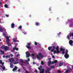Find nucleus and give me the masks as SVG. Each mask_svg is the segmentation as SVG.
I'll return each instance as SVG.
<instances>
[{"label": "nucleus", "mask_w": 73, "mask_h": 73, "mask_svg": "<svg viewBox=\"0 0 73 73\" xmlns=\"http://www.w3.org/2000/svg\"><path fill=\"white\" fill-rule=\"evenodd\" d=\"M44 69H43L42 70L40 71V73H44Z\"/></svg>", "instance_id": "15"}, {"label": "nucleus", "mask_w": 73, "mask_h": 73, "mask_svg": "<svg viewBox=\"0 0 73 73\" xmlns=\"http://www.w3.org/2000/svg\"><path fill=\"white\" fill-rule=\"evenodd\" d=\"M52 49V46H49L48 48V49L50 51V49Z\"/></svg>", "instance_id": "19"}, {"label": "nucleus", "mask_w": 73, "mask_h": 73, "mask_svg": "<svg viewBox=\"0 0 73 73\" xmlns=\"http://www.w3.org/2000/svg\"><path fill=\"white\" fill-rule=\"evenodd\" d=\"M10 56V55H9L8 56V57H9V58L10 57H11V56Z\"/></svg>", "instance_id": "63"}, {"label": "nucleus", "mask_w": 73, "mask_h": 73, "mask_svg": "<svg viewBox=\"0 0 73 73\" xmlns=\"http://www.w3.org/2000/svg\"><path fill=\"white\" fill-rule=\"evenodd\" d=\"M52 58H55V56H54L53 55L52 56Z\"/></svg>", "instance_id": "52"}, {"label": "nucleus", "mask_w": 73, "mask_h": 73, "mask_svg": "<svg viewBox=\"0 0 73 73\" xmlns=\"http://www.w3.org/2000/svg\"><path fill=\"white\" fill-rule=\"evenodd\" d=\"M64 57L66 58H69V54H65L64 55Z\"/></svg>", "instance_id": "8"}, {"label": "nucleus", "mask_w": 73, "mask_h": 73, "mask_svg": "<svg viewBox=\"0 0 73 73\" xmlns=\"http://www.w3.org/2000/svg\"><path fill=\"white\" fill-rule=\"evenodd\" d=\"M3 29L1 27H0V31L1 32H3Z\"/></svg>", "instance_id": "24"}, {"label": "nucleus", "mask_w": 73, "mask_h": 73, "mask_svg": "<svg viewBox=\"0 0 73 73\" xmlns=\"http://www.w3.org/2000/svg\"><path fill=\"white\" fill-rule=\"evenodd\" d=\"M64 51H62V54H65V52Z\"/></svg>", "instance_id": "40"}, {"label": "nucleus", "mask_w": 73, "mask_h": 73, "mask_svg": "<svg viewBox=\"0 0 73 73\" xmlns=\"http://www.w3.org/2000/svg\"><path fill=\"white\" fill-rule=\"evenodd\" d=\"M20 65L22 67L24 65V64L23 63H22L20 64Z\"/></svg>", "instance_id": "32"}, {"label": "nucleus", "mask_w": 73, "mask_h": 73, "mask_svg": "<svg viewBox=\"0 0 73 73\" xmlns=\"http://www.w3.org/2000/svg\"><path fill=\"white\" fill-rule=\"evenodd\" d=\"M27 45L26 46V47L27 48H28V49H31V47H30V46H31V44L29 43H27Z\"/></svg>", "instance_id": "6"}, {"label": "nucleus", "mask_w": 73, "mask_h": 73, "mask_svg": "<svg viewBox=\"0 0 73 73\" xmlns=\"http://www.w3.org/2000/svg\"><path fill=\"white\" fill-rule=\"evenodd\" d=\"M56 50H59V47L58 46H57L56 48Z\"/></svg>", "instance_id": "29"}, {"label": "nucleus", "mask_w": 73, "mask_h": 73, "mask_svg": "<svg viewBox=\"0 0 73 73\" xmlns=\"http://www.w3.org/2000/svg\"><path fill=\"white\" fill-rule=\"evenodd\" d=\"M3 62V61L1 60H0V64H1Z\"/></svg>", "instance_id": "43"}, {"label": "nucleus", "mask_w": 73, "mask_h": 73, "mask_svg": "<svg viewBox=\"0 0 73 73\" xmlns=\"http://www.w3.org/2000/svg\"><path fill=\"white\" fill-rule=\"evenodd\" d=\"M25 61L26 62H27V64H29V62H28V60H25Z\"/></svg>", "instance_id": "34"}, {"label": "nucleus", "mask_w": 73, "mask_h": 73, "mask_svg": "<svg viewBox=\"0 0 73 73\" xmlns=\"http://www.w3.org/2000/svg\"><path fill=\"white\" fill-rule=\"evenodd\" d=\"M38 55H37L36 56V58L38 60L40 59V57L41 58H43L44 56L42 55V53L41 52H39L38 54Z\"/></svg>", "instance_id": "1"}, {"label": "nucleus", "mask_w": 73, "mask_h": 73, "mask_svg": "<svg viewBox=\"0 0 73 73\" xmlns=\"http://www.w3.org/2000/svg\"><path fill=\"white\" fill-rule=\"evenodd\" d=\"M18 71L19 72H20L21 71L20 69L18 70Z\"/></svg>", "instance_id": "61"}, {"label": "nucleus", "mask_w": 73, "mask_h": 73, "mask_svg": "<svg viewBox=\"0 0 73 73\" xmlns=\"http://www.w3.org/2000/svg\"><path fill=\"white\" fill-rule=\"evenodd\" d=\"M68 50H66V52L65 54H68Z\"/></svg>", "instance_id": "38"}, {"label": "nucleus", "mask_w": 73, "mask_h": 73, "mask_svg": "<svg viewBox=\"0 0 73 73\" xmlns=\"http://www.w3.org/2000/svg\"><path fill=\"white\" fill-rule=\"evenodd\" d=\"M7 40L6 41V42H9V37L8 36H7Z\"/></svg>", "instance_id": "22"}, {"label": "nucleus", "mask_w": 73, "mask_h": 73, "mask_svg": "<svg viewBox=\"0 0 73 73\" xmlns=\"http://www.w3.org/2000/svg\"><path fill=\"white\" fill-rule=\"evenodd\" d=\"M35 72H36V73H38V72H37V70H35Z\"/></svg>", "instance_id": "48"}, {"label": "nucleus", "mask_w": 73, "mask_h": 73, "mask_svg": "<svg viewBox=\"0 0 73 73\" xmlns=\"http://www.w3.org/2000/svg\"><path fill=\"white\" fill-rule=\"evenodd\" d=\"M72 36L73 37V33H72V34L70 33V35H68L67 36V38L69 40H70V37H72Z\"/></svg>", "instance_id": "3"}, {"label": "nucleus", "mask_w": 73, "mask_h": 73, "mask_svg": "<svg viewBox=\"0 0 73 73\" xmlns=\"http://www.w3.org/2000/svg\"><path fill=\"white\" fill-rule=\"evenodd\" d=\"M5 7L6 8H7L8 7V5L7 4H5Z\"/></svg>", "instance_id": "25"}, {"label": "nucleus", "mask_w": 73, "mask_h": 73, "mask_svg": "<svg viewBox=\"0 0 73 73\" xmlns=\"http://www.w3.org/2000/svg\"><path fill=\"white\" fill-rule=\"evenodd\" d=\"M13 42H16L17 41L15 39H13Z\"/></svg>", "instance_id": "36"}, {"label": "nucleus", "mask_w": 73, "mask_h": 73, "mask_svg": "<svg viewBox=\"0 0 73 73\" xmlns=\"http://www.w3.org/2000/svg\"><path fill=\"white\" fill-rule=\"evenodd\" d=\"M40 68H42V66L41 65H40Z\"/></svg>", "instance_id": "54"}, {"label": "nucleus", "mask_w": 73, "mask_h": 73, "mask_svg": "<svg viewBox=\"0 0 73 73\" xmlns=\"http://www.w3.org/2000/svg\"><path fill=\"white\" fill-rule=\"evenodd\" d=\"M54 61H53L52 62H51L52 64H54Z\"/></svg>", "instance_id": "45"}, {"label": "nucleus", "mask_w": 73, "mask_h": 73, "mask_svg": "<svg viewBox=\"0 0 73 73\" xmlns=\"http://www.w3.org/2000/svg\"><path fill=\"white\" fill-rule=\"evenodd\" d=\"M24 34L25 35H26V34H27V33L26 32L24 33Z\"/></svg>", "instance_id": "64"}, {"label": "nucleus", "mask_w": 73, "mask_h": 73, "mask_svg": "<svg viewBox=\"0 0 73 73\" xmlns=\"http://www.w3.org/2000/svg\"><path fill=\"white\" fill-rule=\"evenodd\" d=\"M1 48L2 49L5 50V51H7L9 49V47H8V46H2Z\"/></svg>", "instance_id": "2"}, {"label": "nucleus", "mask_w": 73, "mask_h": 73, "mask_svg": "<svg viewBox=\"0 0 73 73\" xmlns=\"http://www.w3.org/2000/svg\"><path fill=\"white\" fill-rule=\"evenodd\" d=\"M6 17H9V15H6Z\"/></svg>", "instance_id": "55"}, {"label": "nucleus", "mask_w": 73, "mask_h": 73, "mask_svg": "<svg viewBox=\"0 0 73 73\" xmlns=\"http://www.w3.org/2000/svg\"><path fill=\"white\" fill-rule=\"evenodd\" d=\"M9 61L13 63V62H14V61H15V60L13 58H11L9 59Z\"/></svg>", "instance_id": "5"}, {"label": "nucleus", "mask_w": 73, "mask_h": 73, "mask_svg": "<svg viewBox=\"0 0 73 73\" xmlns=\"http://www.w3.org/2000/svg\"><path fill=\"white\" fill-rule=\"evenodd\" d=\"M0 52H1L0 54H1V55H3V54H4V51H2L1 50H0Z\"/></svg>", "instance_id": "11"}, {"label": "nucleus", "mask_w": 73, "mask_h": 73, "mask_svg": "<svg viewBox=\"0 0 73 73\" xmlns=\"http://www.w3.org/2000/svg\"><path fill=\"white\" fill-rule=\"evenodd\" d=\"M35 25H36V26H38V25H40V23L37 22H36L35 23Z\"/></svg>", "instance_id": "21"}, {"label": "nucleus", "mask_w": 73, "mask_h": 73, "mask_svg": "<svg viewBox=\"0 0 73 73\" xmlns=\"http://www.w3.org/2000/svg\"><path fill=\"white\" fill-rule=\"evenodd\" d=\"M26 57L27 58H28V57L31 56L30 54L28 53V52L27 51L26 52Z\"/></svg>", "instance_id": "7"}, {"label": "nucleus", "mask_w": 73, "mask_h": 73, "mask_svg": "<svg viewBox=\"0 0 73 73\" xmlns=\"http://www.w3.org/2000/svg\"><path fill=\"white\" fill-rule=\"evenodd\" d=\"M19 29H21V28H22V26H20L19 27Z\"/></svg>", "instance_id": "41"}, {"label": "nucleus", "mask_w": 73, "mask_h": 73, "mask_svg": "<svg viewBox=\"0 0 73 73\" xmlns=\"http://www.w3.org/2000/svg\"><path fill=\"white\" fill-rule=\"evenodd\" d=\"M3 35L4 36V37H5L6 36V34L5 33H3Z\"/></svg>", "instance_id": "31"}, {"label": "nucleus", "mask_w": 73, "mask_h": 73, "mask_svg": "<svg viewBox=\"0 0 73 73\" xmlns=\"http://www.w3.org/2000/svg\"><path fill=\"white\" fill-rule=\"evenodd\" d=\"M63 64H64V63L63 62H61L59 64V66H61L62 65H63Z\"/></svg>", "instance_id": "20"}, {"label": "nucleus", "mask_w": 73, "mask_h": 73, "mask_svg": "<svg viewBox=\"0 0 73 73\" xmlns=\"http://www.w3.org/2000/svg\"><path fill=\"white\" fill-rule=\"evenodd\" d=\"M32 56H33V59H36V58L35 57V55L34 54H32Z\"/></svg>", "instance_id": "16"}, {"label": "nucleus", "mask_w": 73, "mask_h": 73, "mask_svg": "<svg viewBox=\"0 0 73 73\" xmlns=\"http://www.w3.org/2000/svg\"><path fill=\"white\" fill-rule=\"evenodd\" d=\"M60 50L61 52L62 51H65V49H63L62 48H60Z\"/></svg>", "instance_id": "18"}, {"label": "nucleus", "mask_w": 73, "mask_h": 73, "mask_svg": "<svg viewBox=\"0 0 73 73\" xmlns=\"http://www.w3.org/2000/svg\"><path fill=\"white\" fill-rule=\"evenodd\" d=\"M54 61V63L55 64H56V63H57V62H58V61H57V60H55Z\"/></svg>", "instance_id": "26"}, {"label": "nucleus", "mask_w": 73, "mask_h": 73, "mask_svg": "<svg viewBox=\"0 0 73 73\" xmlns=\"http://www.w3.org/2000/svg\"><path fill=\"white\" fill-rule=\"evenodd\" d=\"M37 42H35V45H37Z\"/></svg>", "instance_id": "46"}, {"label": "nucleus", "mask_w": 73, "mask_h": 73, "mask_svg": "<svg viewBox=\"0 0 73 73\" xmlns=\"http://www.w3.org/2000/svg\"><path fill=\"white\" fill-rule=\"evenodd\" d=\"M51 64H52V62L51 61H50L48 63V66H50V65H51Z\"/></svg>", "instance_id": "14"}, {"label": "nucleus", "mask_w": 73, "mask_h": 73, "mask_svg": "<svg viewBox=\"0 0 73 73\" xmlns=\"http://www.w3.org/2000/svg\"><path fill=\"white\" fill-rule=\"evenodd\" d=\"M69 44L71 46H73V41L72 40H70L69 41Z\"/></svg>", "instance_id": "4"}, {"label": "nucleus", "mask_w": 73, "mask_h": 73, "mask_svg": "<svg viewBox=\"0 0 73 73\" xmlns=\"http://www.w3.org/2000/svg\"><path fill=\"white\" fill-rule=\"evenodd\" d=\"M22 68H23V69H25V67H24L23 66H22Z\"/></svg>", "instance_id": "50"}, {"label": "nucleus", "mask_w": 73, "mask_h": 73, "mask_svg": "<svg viewBox=\"0 0 73 73\" xmlns=\"http://www.w3.org/2000/svg\"><path fill=\"white\" fill-rule=\"evenodd\" d=\"M72 71V69H69V70H66V71L65 72V73H68L69 72V73H70Z\"/></svg>", "instance_id": "9"}, {"label": "nucleus", "mask_w": 73, "mask_h": 73, "mask_svg": "<svg viewBox=\"0 0 73 73\" xmlns=\"http://www.w3.org/2000/svg\"><path fill=\"white\" fill-rule=\"evenodd\" d=\"M4 62H3L2 63H1V64H2V65H4Z\"/></svg>", "instance_id": "47"}, {"label": "nucleus", "mask_w": 73, "mask_h": 73, "mask_svg": "<svg viewBox=\"0 0 73 73\" xmlns=\"http://www.w3.org/2000/svg\"><path fill=\"white\" fill-rule=\"evenodd\" d=\"M25 26H27V25H28V24H27V23H26L25 24Z\"/></svg>", "instance_id": "51"}, {"label": "nucleus", "mask_w": 73, "mask_h": 73, "mask_svg": "<svg viewBox=\"0 0 73 73\" xmlns=\"http://www.w3.org/2000/svg\"><path fill=\"white\" fill-rule=\"evenodd\" d=\"M2 69H3V70H4L5 69V67H2Z\"/></svg>", "instance_id": "33"}, {"label": "nucleus", "mask_w": 73, "mask_h": 73, "mask_svg": "<svg viewBox=\"0 0 73 73\" xmlns=\"http://www.w3.org/2000/svg\"><path fill=\"white\" fill-rule=\"evenodd\" d=\"M15 50H18L19 49H18L17 48H16V49Z\"/></svg>", "instance_id": "60"}, {"label": "nucleus", "mask_w": 73, "mask_h": 73, "mask_svg": "<svg viewBox=\"0 0 73 73\" xmlns=\"http://www.w3.org/2000/svg\"><path fill=\"white\" fill-rule=\"evenodd\" d=\"M56 50H54V54H56Z\"/></svg>", "instance_id": "42"}, {"label": "nucleus", "mask_w": 73, "mask_h": 73, "mask_svg": "<svg viewBox=\"0 0 73 73\" xmlns=\"http://www.w3.org/2000/svg\"><path fill=\"white\" fill-rule=\"evenodd\" d=\"M11 57H13V54H10Z\"/></svg>", "instance_id": "53"}, {"label": "nucleus", "mask_w": 73, "mask_h": 73, "mask_svg": "<svg viewBox=\"0 0 73 73\" xmlns=\"http://www.w3.org/2000/svg\"><path fill=\"white\" fill-rule=\"evenodd\" d=\"M28 61H30V59H29V58L28 59Z\"/></svg>", "instance_id": "58"}, {"label": "nucleus", "mask_w": 73, "mask_h": 73, "mask_svg": "<svg viewBox=\"0 0 73 73\" xmlns=\"http://www.w3.org/2000/svg\"><path fill=\"white\" fill-rule=\"evenodd\" d=\"M10 67L11 68H13V65H10Z\"/></svg>", "instance_id": "44"}, {"label": "nucleus", "mask_w": 73, "mask_h": 73, "mask_svg": "<svg viewBox=\"0 0 73 73\" xmlns=\"http://www.w3.org/2000/svg\"><path fill=\"white\" fill-rule=\"evenodd\" d=\"M6 42L7 43V44L9 46H10L11 45V44L10 43H9V42Z\"/></svg>", "instance_id": "17"}, {"label": "nucleus", "mask_w": 73, "mask_h": 73, "mask_svg": "<svg viewBox=\"0 0 73 73\" xmlns=\"http://www.w3.org/2000/svg\"><path fill=\"white\" fill-rule=\"evenodd\" d=\"M60 53V51H59V50H57L56 51V53Z\"/></svg>", "instance_id": "27"}, {"label": "nucleus", "mask_w": 73, "mask_h": 73, "mask_svg": "<svg viewBox=\"0 0 73 73\" xmlns=\"http://www.w3.org/2000/svg\"><path fill=\"white\" fill-rule=\"evenodd\" d=\"M50 67L51 68H54V67L53 66H52Z\"/></svg>", "instance_id": "39"}, {"label": "nucleus", "mask_w": 73, "mask_h": 73, "mask_svg": "<svg viewBox=\"0 0 73 73\" xmlns=\"http://www.w3.org/2000/svg\"><path fill=\"white\" fill-rule=\"evenodd\" d=\"M38 69L39 70H41V68H38Z\"/></svg>", "instance_id": "59"}, {"label": "nucleus", "mask_w": 73, "mask_h": 73, "mask_svg": "<svg viewBox=\"0 0 73 73\" xmlns=\"http://www.w3.org/2000/svg\"><path fill=\"white\" fill-rule=\"evenodd\" d=\"M46 69L47 71H49V70H51L50 68H46Z\"/></svg>", "instance_id": "23"}, {"label": "nucleus", "mask_w": 73, "mask_h": 73, "mask_svg": "<svg viewBox=\"0 0 73 73\" xmlns=\"http://www.w3.org/2000/svg\"><path fill=\"white\" fill-rule=\"evenodd\" d=\"M20 61L21 62V63H23L24 62L23 61V60L21 59L20 60Z\"/></svg>", "instance_id": "37"}, {"label": "nucleus", "mask_w": 73, "mask_h": 73, "mask_svg": "<svg viewBox=\"0 0 73 73\" xmlns=\"http://www.w3.org/2000/svg\"><path fill=\"white\" fill-rule=\"evenodd\" d=\"M41 65H44V62H43V61H42V60L41 61Z\"/></svg>", "instance_id": "28"}, {"label": "nucleus", "mask_w": 73, "mask_h": 73, "mask_svg": "<svg viewBox=\"0 0 73 73\" xmlns=\"http://www.w3.org/2000/svg\"><path fill=\"white\" fill-rule=\"evenodd\" d=\"M26 73H29V72L28 71H26Z\"/></svg>", "instance_id": "49"}, {"label": "nucleus", "mask_w": 73, "mask_h": 73, "mask_svg": "<svg viewBox=\"0 0 73 73\" xmlns=\"http://www.w3.org/2000/svg\"><path fill=\"white\" fill-rule=\"evenodd\" d=\"M19 62H15L13 63L14 64H17Z\"/></svg>", "instance_id": "30"}, {"label": "nucleus", "mask_w": 73, "mask_h": 73, "mask_svg": "<svg viewBox=\"0 0 73 73\" xmlns=\"http://www.w3.org/2000/svg\"><path fill=\"white\" fill-rule=\"evenodd\" d=\"M17 68H18L17 67V66H15V68L13 69V72H15V70H16L17 69Z\"/></svg>", "instance_id": "10"}, {"label": "nucleus", "mask_w": 73, "mask_h": 73, "mask_svg": "<svg viewBox=\"0 0 73 73\" xmlns=\"http://www.w3.org/2000/svg\"><path fill=\"white\" fill-rule=\"evenodd\" d=\"M16 47H14L13 48V49H14V50H16Z\"/></svg>", "instance_id": "57"}, {"label": "nucleus", "mask_w": 73, "mask_h": 73, "mask_svg": "<svg viewBox=\"0 0 73 73\" xmlns=\"http://www.w3.org/2000/svg\"><path fill=\"white\" fill-rule=\"evenodd\" d=\"M15 24L12 23L11 25L12 28H15Z\"/></svg>", "instance_id": "13"}, {"label": "nucleus", "mask_w": 73, "mask_h": 73, "mask_svg": "<svg viewBox=\"0 0 73 73\" xmlns=\"http://www.w3.org/2000/svg\"><path fill=\"white\" fill-rule=\"evenodd\" d=\"M56 47L55 46H53L52 47V49L51 50V52H53L54 51V49H56Z\"/></svg>", "instance_id": "12"}, {"label": "nucleus", "mask_w": 73, "mask_h": 73, "mask_svg": "<svg viewBox=\"0 0 73 73\" xmlns=\"http://www.w3.org/2000/svg\"><path fill=\"white\" fill-rule=\"evenodd\" d=\"M8 58V55H7V56H5V58Z\"/></svg>", "instance_id": "56"}, {"label": "nucleus", "mask_w": 73, "mask_h": 73, "mask_svg": "<svg viewBox=\"0 0 73 73\" xmlns=\"http://www.w3.org/2000/svg\"><path fill=\"white\" fill-rule=\"evenodd\" d=\"M10 65H13V64H12V63H10Z\"/></svg>", "instance_id": "62"}, {"label": "nucleus", "mask_w": 73, "mask_h": 73, "mask_svg": "<svg viewBox=\"0 0 73 73\" xmlns=\"http://www.w3.org/2000/svg\"><path fill=\"white\" fill-rule=\"evenodd\" d=\"M58 73H61V71L60 70H58Z\"/></svg>", "instance_id": "35"}]
</instances>
